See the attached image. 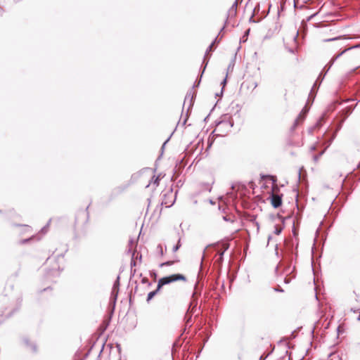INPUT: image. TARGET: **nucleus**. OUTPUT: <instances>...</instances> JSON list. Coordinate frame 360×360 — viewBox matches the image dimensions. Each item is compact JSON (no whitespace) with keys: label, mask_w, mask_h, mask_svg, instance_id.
<instances>
[{"label":"nucleus","mask_w":360,"mask_h":360,"mask_svg":"<svg viewBox=\"0 0 360 360\" xmlns=\"http://www.w3.org/2000/svg\"><path fill=\"white\" fill-rule=\"evenodd\" d=\"M186 280V277L182 274H172L169 276L163 277L158 281V287L155 290L150 292L148 294L147 302H149L160 290V289L165 285L169 284L172 282L177 281H184Z\"/></svg>","instance_id":"obj_1"},{"label":"nucleus","mask_w":360,"mask_h":360,"mask_svg":"<svg viewBox=\"0 0 360 360\" xmlns=\"http://www.w3.org/2000/svg\"><path fill=\"white\" fill-rule=\"evenodd\" d=\"M360 47V44L350 47L349 49H346L343 50L342 52L338 53V55L333 56L332 59L329 61V63L324 67L323 70L325 71V75L329 71V70L331 68L333 65L334 64L335 61L339 58L342 54H344L345 52H347L348 50L354 49V48H359Z\"/></svg>","instance_id":"obj_2"},{"label":"nucleus","mask_w":360,"mask_h":360,"mask_svg":"<svg viewBox=\"0 0 360 360\" xmlns=\"http://www.w3.org/2000/svg\"><path fill=\"white\" fill-rule=\"evenodd\" d=\"M193 96H194V92H193V89L189 90L186 94V96L185 97V100L184 102V107H185L186 105H188V110L193 105Z\"/></svg>","instance_id":"obj_3"},{"label":"nucleus","mask_w":360,"mask_h":360,"mask_svg":"<svg viewBox=\"0 0 360 360\" xmlns=\"http://www.w3.org/2000/svg\"><path fill=\"white\" fill-rule=\"evenodd\" d=\"M271 202L274 208H278L282 203L281 197L278 195L272 194L271 196Z\"/></svg>","instance_id":"obj_4"},{"label":"nucleus","mask_w":360,"mask_h":360,"mask_svg":"<svg viewBox=\"0 0 360 360\" xmlns=\"http://www.w3.org/2000/svg\"><path fill=\"white\" fill-rule=\"evenodd\" d=\"M307 112V110L304 109L302 110V112L297 116V119L295 120L292 129H294L299 124L300 121H302L304 119Z\"/></svg>","instance_id":"obj_5"},{"label":"nucleus","mask_w":360,"mask_h":360,"mask_svg":"<svg viewBox=\"0 0 360 360\" xmlns=\"http://www.w3.org/2000/svg\"><path fill=\"white\" fill-rule=\"evenodd\" d=\"M169 196L172 198V200L169 201V202H167L165 200H163L162 204H164L167 207H169L170 206L172 205V204L174 203V200H173V194H172V191H168L166 194H165V196Z\"/></svg>","instance_id":"obj_6"},{"label":"nucleus","mask_w":360,"mask_h":360,"mask_svg":"<svg viewBox=\"0 0 360 360\" xmlns=\"http://www.w3.org/2000/svg\"><path fill=\"white\" fill-rule=\"evenodd\" d=\"M176 262H179V260L167 261V262H162V263H161L160 264V267H163V266H171V265L174 264Z\"/></svg>","instance_id":"obj_7"},{"label":"nucleus","mask_w":360,"mask_h":360,"mask_svg":"<svg viewBox=\"0 0 360 360\" xmlns=\"http://www.w3.org/2000/svg\"><path fill=\"white\" fill-rule=\"evenodd\" d=\"M282 230H283V228L281 226L276 225L274 226V233L276 235H279L281 233Z\"/></svg>","instance_id":"obj_8"},{"label":"nucleus","mask_w":360,"mask_h":360,"mask_svg":"<svg viewBox=\"0 0 360 360\" xmlns=\"http://www.w3.org/2000/svg\"><path fill=\"white\" fill-rule=\"evenodd\" d=\"M181 245V240L179 239L177 244L175 246H174L173 252H176L180 248Z\"/></svg>","instance_id":"obj_9"},{"label":"nucleus","mask_w":360,"mask_h":360,"mask_svg":"<svg viewBox=\"0 0 360 360\" xmlns=\"http://www.w3.org/2000/svg\"><path fill=\"white\" fill-rule=\"evenodd\" d=\"M157 249L159 251V253L161 256H163L164 255V251H163V248L162 246V245L159 244L157 247Z\"/></svg>","instance_id":"obj_10"},{"label":"nucleus","mask_w":360,"mask_h":360,"mask_svg":"<svg viewBox=\"0 0 360 360\" xmlns=\"http://www.w3.org/2000/svg\"><path fill=\"white\" fill-rule=\"evenodd\" d=\"M118 279H119V278H117V281L115 282V283L113 285L112 294H114L115 292V291L117 290V285H119Z\"/></svg>","instance_id":"obj_11"},{"label":"nucleus","mask_w":360,"mask_h":360,"mask_svg":"<svg viewBox=\"0 0 360 360\" xmlns=\"http://www.w3.org/2000/svg\"><path fill=\"white\" fill-rule=\"evenodd\" d=\"M217 41V38L215 39V40L209 46V47L207 48V51H206V54H207V53L209 51H212V46L214 44V42Z\"/></svg>","instance_id":"obj_12"},{"label":"nucleus","mask_w":360,"mask_h":360,"mask_svg":"<svg viewBox=\"0 0 360 360\" xmlns=\"http://www.w3.org/2000/svg\"><path fill=\"white\" fill-rule=\"evenodd\" d=\"M324 151L321 152L319 155L314 156V160L315 162H317L319 159V158L323 155Z\"/></svg>","instance_id":"obj_13"},{"label":"nucleus","mask_w":360,"mask_h":360,"mask_svg":"<svg viewBox=\"0 0 360 360\" xmlns=\"http://www.w3.org/2000/svg\"><path fill=\"white\" fill-rule=\"evenodd\" d=\"M340 39V37H335V38H331V39H325L324 41H335V40H338Z\"/></svg>","instance_id":"obj_14"},{"label":"nucleus","mask_w":360,"mask_h":360,"mask_svg":"<svg viewBox=\"0 0 360 360\" xmlns=\"http://www.w3.org/2000/svg\"><path fill=\"white\" fill-rule=\"evenodd\" d=\"M154 184H156L157 186L158 185V184H159V179L158 178H156L154 180Z\"/></svg>","instance_id":"obj_15"},{"label":"nucleus","mask_w":360,"mask_h":360,"mask_svg":"<svg viewBox=\"0 0 360 360\" xmlns=\"http://www.w3.org/2000/svg\"><path fill=\"white\" fill-rule=\"evenodd\" d=\"M236 7H237V2L236 1V2L233 4V5L232 6V8H233H233L236 9Z\"/></svg>","instance_id":"obj_16"},{"label":"nucleus","mask_w":360,"mask_h":360,"mask_svg":"<svg viewBox=\"0 0 360 360\" xmlns=\"http://www.w3.org/2000/svg\"><path fill=\"white\" fill-rule=\"evenodd\" d=\"M290 279H288V278H285V283H290Z\"/></svg>","instance_id":"obj_17"},{"label":"nucleus","mask_w":360,"mask_h":360,"mask_svg":"<svg viewBox=\"0 0 360 360\" xmlns=\"http://www.w3.org/2000/svg\"><path fill=\"white\" fill-rule=\"evenodd\" d=\"M133 244H134V241H133V240H131L129 241V245H132Z\"/></svg>","instance_id":"obj_18"},{"label":"nucleus","mask_w":360,"mask_h":360,"mask_svg":"<svg viewBox=\"0 0 360 360\" xmlns=\"http://www.w3.org/2000/svg\"><path fill=\"white\" fill-rule=\"evenodd\" d=\"M207 189L210 191H211V186L210 184L207 185Z\"/></svg>","instance_id":"obj_19"},{"label":"nucleus","mask_w":360,"mask_h":360,"mask_svg":"<svg viewBox=\"0 0 360 360\" xmlns=\"http://www.w3.org/2000/svg\"><path fill=\"white\" fill-rule=\"evenodd\" d=\"M226 82V79H224V81L222 82V84L224 85Z\"/></svg>","instance_id":"obj_20"},{"label":"nucleus","mask_w":360,"mask_h":360,"mask_svg":"<svg viewBox=\"0 0 360 360\" xmlns=\"http://www.w3.org/2000/svg\"><path fill=\"white\" fill-rule=\"evenodd\" d=\"M131 265H135V262L134 261H131Z\"/></svg>","instance_id":"obj_21"},{"label":"nucleus","mask_w":360,"mask_h":360,"mask_svg":"<svg viewBox=\"0 0 360 360\" xmlns=\"http://www.w3.org/2000/svg\"><path fill=\"white\" fill-rule=\"evenodd\" d=\"M117 291L115 292V300L117 299Z\"/></svg>","instance_id":"obj_22"},{"label":"nucleus","mask_w":360,"mask_h":360,"mask_svg":"<svg viewBox=\"0 0 360 360\" xmlns=\"http://www.w3.org/2000/svg\"><path fill=\"white\" fill-rule=\"evenodd\" d=\"M46 227L42 228L41 231H45Z\"/></svg>","instance_id":"obj_23"},{"label":"nucleus","mask_w":360,"mask_h":360,"mask_svg":"<svg viewBox=\"0 0 360 360\" xmlns=\"http://www.w3.org/2000/svg\"><path fill=\"white\" fill-rule=\"evenodd\" d=\"M311 150H315V146H312V147H311Z\"/></svg>","instance_id":"obj_24"},{"label":"nucleus","mask_w":360,"mask_h":360,"mask_svg":"<svg viewBox=\"0 0 360 360\" xmlns=\"http://www.w3.org/2000/svg\"><path fill=\"white\" fill-rule=\"evenodd\" d=\"M358 167H360V162H359V164Z\"/></svg>","instance_id":"obj_25"}]
</instances>
